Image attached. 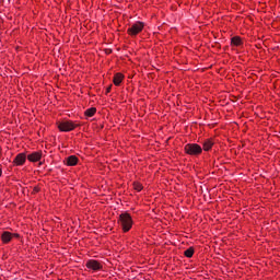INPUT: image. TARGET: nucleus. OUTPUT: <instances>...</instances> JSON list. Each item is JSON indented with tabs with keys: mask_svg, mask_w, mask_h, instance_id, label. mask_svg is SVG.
<instances>
[{
	"mask_svg": "<svg viewBox=\"0 0 280 280\" xmlns=\"http://www.w3.org/2000/svg\"><path fill=\"white\" fill-rule=\"evenodd\" d=\"M118 222H119L124 233H128V231H130V229H132V224H135L132 221V215H130V213H128V212L121 213L119 215Z\"/></svg>",
	"mask_w": 280,
	"mask_h": 280,
	"instance_id": "obj_1",
	"label": "nucleus"
},
{
	"mask_svg": "<svg viewBox=\"0 0 280 280\" xmlns=\"http://www.w3.org/2000/svg\"><path fill=\"white\" fill-rule=\"evenodd\" d=\"M184 152L189 156H200V154H202V147L198 143H187L184 147Z\"/></svg>",
	"mask_w": 280,
	"mask_h": 280,
	"instance_id": "obj_2",
	"label": "nucleus"
},
{
	"mask_svg": "<svg viewBox=\"0 0 280 280\" xmlns=\"http://www.w3.org/2000/svg\"><path fill=\"white\" fill-rule=\"evenodd\" d=\"M80 124L73 122V120H63L58 122V128L60 132H71V130H75Z\"/></svg>",
	"mask_w": 280,
	"mask_h": 280,
	"instance_id": "obj_3",
	"label": "nucleus"
},
{
	"mask_svg": "<svg viewBox=\"0 0 280 280\" xmlns=\"http://www.w3.org/2000/svg\"><path fill=\"white\" fill-rule=\"evenodd\" d=\"M143 27H145V23L143 22H136L127 30V34L129 36H137L143 32Z\"/></svg>",
	"mask_w": 280,
	"mask_h": 280,
	"instance_id": "obj_4",
	"label": "nucleus"
},
{
	"mask_svg": "<svg viewBox=\"0 0 280 280\" xmlns=\"http://www.w3.org/2000/svg\"><path fill=\"white\" fill-rule=\"evenodd\" d=\"M85 267L88 270H93V272H97V270H102L103 266L100 260L90 259L86 261Z\"/></svg>",
	"mask_w": 280,
	"mask_h": 280,
	"instance_id": "obj_5",
	"label": "nucleus"
},
{
	"mask_svg": "<svg viewBox=\"0 0 280 280\" xmlns=\"http://www.w3.org/2000/svg\"><path fill=\"white\" fill-rule=\"evenodd\" d=\"M26 161H27V155L25 153H19L13 160V165H16V167H20L21 165H25Z\"/></svg>",
	"mask_w": 280,
	"mask_h": 280,
	"instance_id": "obj_6",
	"label": "nucleus"
},
{
	"mask_svg": "<svg viewBox=\"0 0 280 280\" xmlns=\"http://www.w3.org/2000/svg\"><path fill=\"white\" fill-rule=\"evenodd\" d=\"M43 159V151H35L27 155V161L31 163H38Z\"/></svg>",
	"mask_w": 280,
	"mask_h": 280,
	"instance_id": "obj_7",
	"label": "nucleus"
},
{
	"mask_svg": "<svg viewBox=\"0 0 280 280\" xmlns=\"http://www.w3.org/2000/svg\"><path fill=\"white\" fill-rule=\"evenodd\" d=\"M12 237H14L12 232H3L1 235L2 244H10V242H12Z\"/></svg>",
	"mask_w": 280,
	"mask_h": 280,
	"instance_id": "obj_8",
	"label": "nucleus"
},
{
	"mask_svg": "<svg viewBox=\"0 0 280 280\" xmlns=\"http://www.w3.org/2000/svg\"><path fill=\"white\" fill-rule=\"evenodd\" d=\"M213 145H215V141H213V139L209 138L203 141L202 148H203L205 152H209V150H211V148H213Z\"/></svg>",
	"mask_w": 280,
	"mask_h": 280,
	"instance_id": "obj_9",
	"label": "nucleus"
},
{
	"mask_svg": "<svg viewBox=\"0 0 280 280\" xmlns=\"http://www.w3.org/2000/svg\"><path fill=\"white\" fill-rule=\"evenodd\" d=\"M124 73L117 72L113 79L115 86H120L121 82H124Z\"/></svg>",
	"mask_w": 280,
	"mask_h": 280,
	"instance_id": "obj_10",
	"label": "nucleus"
},
{
	"mask_svg": "<svg viewBox=\"0 0 280 280\" xmlns=\"http://www.w3.org/2000/svg\"><path fill=\"white\" fill-rule=\"evenodd\" d=\"M231 45L233 47H242V45H244V42L242 40V37L234 36L231 38Z\"/></svg>",
	"mask_w": 280,
	"mask_h": 280,
	"instance_id": "obj_11",
	"label": "nucleus"
},
{
	"mask_svg": "<svg viewBox=\"0 0 280 280\" xmlns=\"http://www.w3.org/2000/svg\"><path fill=\"white\" fill-rule=\"evenodd\" d=\"M67 165L73 166V165H78V156L75 155H70L67 159Z\"/></svg>",
	"mask_w": 280,
	"mask_h": 280,
	"instance_id": "obj_12",
	"label": "nucleus"
},
{
	"mask_svg": "<svg viewBox=\"0 0 280 280\" xmlns=\"http://www.w3.org/2000/svg\"><path fill=\"white\" fill-rule=\"evenodd\" d=\"M97 113V108L91 107L85 110L84 115L85 117H93Z\"/></svg>",
	"mask_w": 280,
	"mask_h": 280,
	"instance_id": "obj_13",
	"label": "nucleus"
},
{
	"mask_svg": "<svg viewBox=\"0 0 280 280\" xmlns=\"http://www.w3.org/2000/svg\"><path fill=\"white\" fill-rule=\"evenodd\" d=\"M133 189L136 191H142L143 190V185L139 182H133Z\"/></svg>",
	"mask_w": 280,
	"mask_h": 280,
	"instance_id": "obj_14",
	"label": "nucleus"
},
{
	"mask_svg": "<svg viewBox=\"0 0 280 280\" xmlns=\"http://www.w3.org/2000/svg\"><path fill=\"white\" fill-rule=\"evenodd\" d=\"M185 257L191 258L194 257V247H189L184 252Z\"/></svg>",
	"mask_w": 280,
	"mask_h": 280,
	"instance_id": "obj_15",
	"label": "nucleus"
},
{
	"mask_svg": "<svg viewBox=\"0 0 280 280\" xmlns=\"http://www.w3.org/2000/svg\"><path fill=\"white\" fill-rule=\"evenodd\" d=\"M112 89H113V85H109V86L106 89V93H110Z\"/></svg>",
	"mask_w": 280,
	"mask_h": 280,
	"instance_id": "obj_16",
	"label": "nucleus"
},
{
	"mask_svg": "<svg viewBox=\"0 0 280 280\" xmlns=\"http://www.w3.org/2000/svg\"><path fill=\"white\" fill-rule=\"evenodd\" d=\"M3 174V170L0 167V176Z\"/></svg>",
	"mask_w": 280,
	"mask_h": 280,
	"instance_id": "obj_17",
	"label": "nucleus"
},
{
	"mask_svg": "<svg viewBox=\"0 0 280 280\" xmlns=\"http://www.w3.org/2000/svg\"><path fill=\"white\" fill-rule=\"evenodd\" d=\"M13 237H19V234H16V233H13Z\"/></svg>",
	"mask_w": 280,
	"mask_h": 280,
	"instance_id": "obj_18",
	"label": "nucleus"
}]
</instances>
